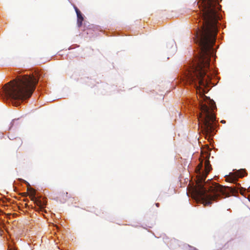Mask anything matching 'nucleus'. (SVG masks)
<instances>
[{
	"label": "nucleus",
	"mask_w": 250,
	"mask_h": 250,
	"mask_svg": "<svg viewBox=\"0 0 250 250\" xmlns=\"http://www.w3.org/2000/svg\"><path fill=\"white\" fill-rule=\"evenodd\" d=\"M39 74L20 75L3 88L5 96L14 100H23L32 95L38 83Z\"/></svg>",
	"instance_id": "3"
},
{
	"label": "nucleus",
	"mask_w": 250,
	"mask_h": 250,
	"mask_svg": "<svg viewBox=\"0 0 250 250\" xmlns=\"http://www.w3.org/2000/svg\"><path fill=\"white\" fill-rule=\"evenodd\" d=\"M205 98V102H200V103L201 112L198 117L199 125L205 138L211 140L212 136L215 134L216 117L213 110L216 106L212 100L208 99L206 96Z\"/></svg>",
	"instance_id": "4"
},
{
	"label": "nucleus",
	"mask_w": 250,
	"mask_h": 250,
	"mask_svg": "<svg viewBox=\"0 0 250 250\" xmlns=\"http://www.w3.org/2000/svg\"><path fill=\"white\" fill-rule=\"evenodd\" d=\"M13 104L15 106H18L19 105V103L17 102H14Z\"/></svg>",
	"instance_id": "7"
},
{
	"label": "nucleus",
	"mask_w": 250,
	"mask_h": 250,
	"mask_svg": "<svg viewBox=\"0 0 250 250\" xmlns=\"http://www.w3.org/2000/svg\"><path fill=\"white\" fill-rule=\"evenodd\" d=\"M209 155L203 154L199 159L200 163L197 168L199 176L196 181V186L193 188V193L195 197L201 200L205 206H209L212 201L219 198H225L229 196L233 189L229 187H225L210 180L205 182L206 178L212 169L209 161Z\"/></svg>",
	"instance_id": "2"
},
{
	"label": "nucleus",
	"mask_w": 250,
	"mask_h": 250,
	"mask_svg": "<svg viewBox=\"0 0 250 250\" xmlns=\"http://www.w3.org/2000/svg\"><path fill=\"white\" fill-rule=\"evenodd\" d=\"M74 8L77 14L78 26L80 27L82 25V22L83 21V17L82 14L81 13V11L78 9V8L75 5L74 6Z\"/></svg>",
	"instance_id": "6"
},
{
	"label": "nucleus",
	"mask_w": 250,
	"mask_h": 250,
	"mask_svg": "<svg viewBox=\"0 0 250 250\" xmlns=\"http://www.w3.org/2000/svg\"><path fill=\"white\" fill-rule=\"evenodd\" d=\"M13 250H18L16 248H14Z\"/></svg>",
	"instance_id": "9"
},
{
	"label": "nucleus",
	"mask_w": 250,
	"mask_h": 250,
	"mask_svg": "<svg viewBox=\"0 0 250 250\" xmlns=\"http://www.w3.org/2000/svg\"><path fill=\"white\" fill-rule=\"evenodd\" d=\"M197 17L203 21L201 29L196 32L195 41L200 47L199 57L185 74L187 81L194 83L196 90L200 86L205 87L208 83L205 79L209 68L210 56L217 33V23L221 9L218 0H203Z\"/></svg>",
	"instance_id": "1"
},
{
	"label": "nucleus",
	"mask_w": 250,
	"mask_h": 250,
	"mask_svg": "<svg viewBox=\"0 0 250 250\" xmlns=\"http://www.w3.org/2000/svg\"><path fill=\"white\" fill-rule=\"evenodd\" d=\"M36 191L35 190L31 189L30 196L31 197V200L33 201L34 203L39 207L38 208L36 209V211H39L42 210L45 206V204L42 203V201L37 199L36 197Z\"/></svg>",
	"instance_id": "5"
},
{
	"label": "nucleus",
	"mask_w": 250,
	"mask_h": 250,
	"mask_svg": "<svg viewBox=\"0 0 250 250\" xmlns=\"http://www.w3.org/2000/svg\"><path fill=\"white\" fill-rule=\"evenodd\" d=\"M155 205H156V207H159V206H160L159 203H156V204H155Z\"/></svg>",
	"instance_id": "8"
}]
</instances>
